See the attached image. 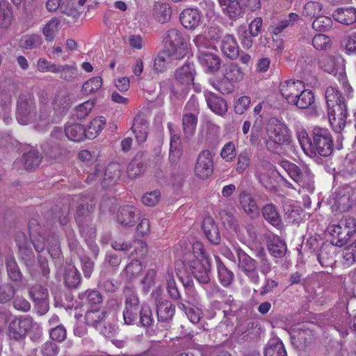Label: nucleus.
Masks as SVG:
<instances>
[{
	"label": "nucleus",
	"instance_id": "54",
	"mask_svg": "<svg viewBox=\"0 0 356 356\" xmlns=\"http://www.w3.org/2000/svg\"><path fill=\"white\" fill-rule=\"evenodd\" d=\"M17 289L10 282H5L0 286V304L7 305L14 299Z\"/></svg>",
	"mask_w": 356,
	"mask_h": 356
},
{
	"label": "nucleus",
	"instance_id": "26",
	"mask_svg": "<svg viewBox=\"0 0 356 356\" xmlns=\"http://www.w3.org/2000/svg\"><path fill=\"white\" fill-rule=\"evenodd\" d=\"M121 177V167L118 163H110L105 169L104 176L101 184L104 188H108L118 184Z\"/></svg>",
	"mask_w": 356,
	"mask_h": 356
},
{
	"label": "nucleus",
	"instance_id": "23",
	"mask_svg": "<svg viewBox=\"0 0 356 356\" xmlns=\"http://www.w3.org/2000/svg\"><path fill=\"white\" fill-rule=\"evenodd\" d=\"M136 208L131 205L121 207L117 213V220L123 227H133L138 220Z\"/></svg>",
	"mask_w": 356,
	"mask_h": 356
},
{
	"label": "nucleus",
	"instance_id": "56",
	"mask_svg": "<svg viewBox=\"0 0 356 356\" xmlns=\"http://www.w3.org/2000/svg\"><path fill=\"white\" fill-rule=\"evenodd\" d=\"M172 57L168 51H163L154 60L153 70L156 73H162L167 70L170 58Z\"/></svg>",
	"mask_w": 356,
	"mask_h": 356
},
{
	"label": "nucleus",
	"instance_id": "32",
	"mask_svg": "<svg viewBox=\"0 0 356 356\" xmlns=\"http://www.w3.org/2000/svg\"><path fill=\"white\" fill-rule=\"evenodd\" d=\"M267 248L269 253L275 258H282L285 256L287 247L285 241L277 235H273L267 241Z\"/></svg>",
	"mask_w": 356,
	"mask_h": 356
},
{
	"label": "nucleus",
	"instance_id": "8",
	"mask_svg": "<svg viewBox=\"0 0 356 356\" xmlns=\"http://www.w3.org/2000/svg\"><path fill=\"white\" fill-rule=\"evenodd\" d=\"M164 51L175 59H181L186 54V43L182 33L176 29H169L163 38Z\"/></svg>",
	"mask_w": 356,
	"mask_h": 356
},
{
	"label": "nucleus",
	"instance_id": "35",
	"mask_svg": "<svg viewBox=\"0 0 356 356\" xmlns=\"http://www.w3.org/2000/svg\"><path fill=\"white\" fill-rule=\"evenodd\" d=\"M221 50L225 56L232 60L237 58L239 56V47L236 40L232 35L228 34L224 37Z\"/></svg>",
	"mask_w": 356,
	"mask_h": 356
},
{
	"label": "nucleus",
	"instance_id": "46",
	"mask_svg": "<svg viewBox=\"0 0 356 356\" xmlns=\"http://www.w3.org/2000/svg\"><path fill=\"white\" fill-rule=\"evenodd\" d=\"M264 356H287L282 341L278 338L269 340L264 350Z\"/></svg>",
	"mask_w": 356,
	"mask_h": 356
},
{
	"label": "nucleus",
	"instance_id": "34",
	"mask_svg": "<svg viewBox=\"0 0 356 356\" xmlns=\"http://www.w3.org/2000/svg\"><path fill=\"white\" fill-rule=\"evenodd\" d=\"M277 175L281 176L277 171L271 172L257 171L255 177L263 187L267 190L273 191L275 190L277 186Z\"/></svg>",
	"mask_w": 356,
	"mask_h": 356
},
{
	"label": "nucleus",
	"instance_id": "21",
	"mask_svg": "<svg viewBox=\"0 0 356 356\" xmlns=\"http://www.w3.org/2000/svg\"><path fill=\"white\" fill-rule=\"evenodd\" d=\"M318 65L324 72L334 76L337 79L341 69L346 71L344 65L340 63L339 59L333 56H322L318 61Z\"/></svg>",
	"mask_w": 356,
	"mask_h": 356
},
{
	"label": "nucleus",
	"instance_id": "12",
	"mask_svg": "<svg viewBox=\"0 0 356 356\" xmlns=\"http://www.w3.org/2000/svg\"><path fill=\"white\" fill-rule=\"evenodd\" d=\"M16 244L18 248L19 258L23 261L30 273L33 274L35 257L31 243L24 233L17 235Z\"/></svg>",
	"mask_w": 356,
	"mask_h": 356
},
{
	"label": "nucleus",
	"instance_id": "61",
	"mask_svg": "<svg viewBox=\"0 0 356 356\" xmlns=\"http://www.w3.org/2000/svg\"><path fill=\"white\" fill-rule=\"evenodd\" d=\"M193 42L198 49L197 54L207 53L209 52L208 49L211 48H215V45L212 44V42L209 40V38H207L204 33L196 35L193 39Z\"/></svg>",
	"mask_w": 356,
	"mask_h": 356
},
{
	"label": "nucleus",
	"instance_id": "50",
	"mask_svg": "<svg viewBox=\"0 0 356 356\" xmlns=\"http://www.w3.org/2000/svg\"><path fill=\"white\" fill-rule=\"evenodd\" d=\"M154 15L159 22L164 24L170 19L172 9L169 4L157 2L154 5Z\"/></svg>",
	"mask_w": 356,
	"mask_h": 356
},
{
	"label": "nucleus",
	"instance_id": "3",
	"mask_svg": "<svg viewBox=\"0 0 356 356\" xmlns=\"http://www.w3.org/2000/svg\"><path fill=\"white\" fill-rule=\"evenodd\" d=\"M30 334L32 341H38L42 334V329L29 315L15 316L9 322L6 334L10 341L21 342Z\"/></svg>",
	"mask_w": 356,
	"mask_h": 356
},
{
	"label": "nucleus",
	"instance_id": "15",
	"mask_svg": "<svg viewBox=\"0 0 356 356\" xmlns=\"http://www.w3.org/2000/svg\"><path fill=\"white\" fill-rule=\"evenodd\" d=\"M135 325L145 329L146 334L152 336L156 334L157 331L156 323L153 311L149 305L142 304L141 310Z\"/></svg>",
	"mask_w": 356,
	"mask_h": 356
},
{
	"label": "nucleus",
	"instance_id": "60",
	"mask_svg": "<svg viewBox=\"0 0 356 356\" xmlns=\"http://www.w3.org/2000/svg\"><path fill=\"white\" fill-rule=\"evenodd\" d=\"M59 24L60 20L57 17H53L44 26L42 33L47 41H52L54 40L55 33L58 30Z\"/></svg>",
	"mask_w": 356,
	"mask_h": 356
},
{
	"label": "nucleus",
	"instance_id": "44",
	"mask_svg": "<svg viewBox=\"0 0 356 356\" xmlns=\"http://www.w3.org/2000/svg\"><path fill=\"white\" fill-rule=\"evenodd\" d=\"M106 315V309H93L88 310L85 314L86 323L96 328L105 320Z\"/></svg>",
	"mask_w": 356,
	"mask_h": 356
},
{
	"label": "nucleus",
	"instance_id": "10",
	"mask_svg": "<svg viewBox=\"0 0 356 356\" xmlns=\"http://www.w3.org/2000/svg\"><path fill=\"white\" fill-rule=\"evenodd\" d=\"M124 308L123 310V319L128 325H135L138 314L140 312L142 304L136 293L128 289L125 291Z\"/></svg>",
	"mask_w": 356,
	"mask_h": 356
},
{
	"label": "nucleus",
	"instance_id": "37",
	"mask_svg": "<svg viewBox=\"0 0 356 356\" xmlns=\"http://www.w3.org/2000/svg\"><path fill=\"white\" fill-rule=\"evenodd\" d=\"M65 134L69 140L74 142H80L86 138V127L79 123H67Z\"/></svg>",
	"mask_w": 356,
	"mask_h": 356
},
{
	"label": "nucleus",
	"instance_id": "62",
	"mask_svg": "<svg viewBox=\"0 0 356 356\" xmlns=\"http://www.w3.org/2000/svg\"><path fill=\"white\" fill-rule=\"evenodd\" d=\"M284 218L289 222H298L301 219L303 210L298 206L286 205L284 207Z\"/></svg>",
	"mask_w": 356,
	"mask_h": 356
},
{
	"label": "nucleus",
	"instance_id": "1",
	"mask_svg": "<svg viewBox=\"0 0 356 356\" xmlns=\"http://www.w3.org/2000/svg\"><path fill=\"white\" fill-rule=\"evenodd\" d=\"M298 140L304 152L311 158L327 157L334 150V140L327 128L314 127L309 133L302 132Z\"/></svg>",
	"mask_w": 356,
	"mask_h": 356
},
{
	"label": "nucleus",
	"instance_id": "27",
	"mask_svg": "<svg viewBox=\"0 0 356 356\" xmlns=\"http://www.w3.org/2000/svg\"><path fill=\"white\" fill-rule=\"evenodd\" d=\"M222 13L230 19H236L243 15L241 0H218Z\"/></svg>",
	"mask_w": 356,
	"mask_h": 356
},
{
	"label": "nucleus",
	"instance_id": "49",
	"mask_svg": "<svg viewBox=\"0 0 356 356\" xmlns=\"http://www.w3.org/2000/svg\"><path fill=\"white\" fill-rule=\"evenodd\" d=\"M314 95L311 90H305L304 88L300 91L292 105H296L298 108L305 109L310 106H312L314 103Z\"/></svg>",
	"mask_w": 356,
	"mask_h": 356
},
{
	"label": "nucleus",
	"instance_id": "24",
	"mask_svg": "<svg viewBox=\"0 0 356 356\" xmlns=\"http://www.w3.org/2000/svg\"><path fill=\"white\" fill-rule=\"evenodd\" d=\"M313 339L312 332L309 329H294L291 334V344L299 350L305 349Z\"/></svg>",
	"mask_w": 356,
	"mask_h": 356
},
{
	"label": "nucleus",
	"instance_id": "16",
	"mask_svg": "<svg viewBox=\"0 0 356 356\" xmlns=\"http://www.w3.org/2000/svg\"><path fill=\"white\" fill-rule=\"evenodd\" d=\"M305 88L302 81L296 80H286L280 83L279 90L286 102L291 104L296 100L300 91Z\"/></svg>",
	"mask_w": 356,
	"mask_h": 356
},
{
	"label": "nucleus",
	"instance_id": "42",
	"mask_svg": "<svg viewBox=\"0 0 356 356\" xmlns=\"http://www.w3.org/2000/svg\"><path fill=\"white\" fill-rule=\"evenodd\" d=\"M332 245L327 244L324 242L321 243V248L316 253L314 257H316L319 264L323 267H331L334 262V257L332 252Z\"/></svg>",
	"mask_w": 356,
	"mask_h": 356
},
{
	"label": "nucleus",
	"instance_id": "20",
	"mask_svg": "<svg viewBox=\"0 0 356 356\" xmlns=\"http://www.w3.org/2000/svg\"><path fill=\"white\" fill-rule=\"evenodd\" d=\"M71 106L72 102L67 91L63 90L56 93L51 106L60 118L67 113Z\"/></svg>",
	"mask_w": 356,
	"mask_h": 356
},
{
	"label": "nucleus",
	"instance_id": "11",
	"mask_svg": "<svg viewBox=\"0 0 356 356\" xmlns=\"http://www.w3.org/2000/svg\"><path fill=\"white\" fill-rule=\"evenodd\" d=\"M267 133L270 138L278 144L289 145L291 141V131L286 124L277 118L269 120Z\"/></svg>",
	"mask_w": 356,
	"mask_h": 356
},
{
	"label": "nucleus",
	"instance_id": "4",
	"mask_svg": "<svg viewBox=\"0 0 356 356\" xmlns=\"http://www.w3.org/2000/svg\"><path fill=\"white\" fill-rule=\"evenodd\" d=\"M193 253L195 259L188 262L193 276L201 285H209L211 275V260L209 254L200 241L193 243Z\"/></svg>",
	"mask_w": 356,
	"mask_h": 356
},
{
	"label": "nucleus",
	"instance_id": "55",
	"mask_svg": "<svg viewBox=\"0 0 356 356\" xmlns=\"http://www.w3.org/2000/svg\"><path fill=\"white\" fill-rule=\"evenodd\" d=\"M13 18V10L10 4L7 1H0V26L8 27Z\"/></svg>",
	"mask_w": 356,
	"mask_h": 356
},
{
	"label": "nucleus",
	"instance_id": "39",
	"mask_svg": "<svg viewBox=\"0 0 356 356\" xmlns=\"http://www.w3.org/2000/svg\"><path fill=\"white\" fill-rule=\"evenodd\" d=\"M208 107L215 113L222 115L227 111V104L221 97L210 93L207 97Z\"/></svg>",
	"mask_w": 356,
	"mask_h": 356
},
{
	"label": "nucleus",
	"instance_id": "43",
	"mask_svg": "<svg viewBox=\"0 0 356 356\" xmlns=\"http://www.w3.org/2000/svg\"><path fill=\"white\" fill-rule=\"evenodd\" d=\"M51 106L47 107H41L39 109L38 118L35 117V121L38 123L40 126L46 127L50 124L56 123L60 120L58 115L54 113L51 114Z\"/></svg>",
	"mask_w": 356,
	"mask_h": 356
},
{
	"label": "nucleus",
	"instance_id": "31",
	"mask_svg": "<svg viewBox=\"0 0 356 356\" xmlns=\"http://www.w3.org/2000/svg\"><path fill=\"white\" fill-rule=\"evenodd\" d=\"M6 268L8 277L12 282L17 285L23 284L24 275L13 257H6Z\"/></svg>",
	"mask_w": 356,
	"mask_h": 356
},
{
	"label": "nucleus",
	"instance_id": "6",
	"mask_svg": "<svg viewBox=\"0 0 356 356\" xmlns=\"http://www.w3.org/2000/svg\"><path fill=\"white\" fill-rule=\"evenodd\" d=\"M36 105L32 93L26 92L19 94L17 101L16 118L23 125L35 122Z\"/></svg>",
	"mask_w": 356,
	"mask_h": 356
},
{
	"label": "nucleus",
	"instance_id": "38",
	"mask_svg": "<svg viewBox=\"0 0 356 356\" xmlns=\"http://www.w3.org/2000/svg\"><path fill=\"white\" fill-rule=\"evenodd\" d=\"M64 283L69 289H76L81 283V276L78 269L73 265L65 267Z\"/></svg>",
	"mask_w": 356,
	"mask_h": 356
},
{
	"label": "nucleus",
	"instance_id": "47",
	"mask_svg": "<svg viewBox=\"0 0 356 356\" xmlns=\"http://www.w3.org/2000/svg\"><path fill=\"white\" fill-rule=\"evenodd\" d=\"M198 122V116L194 115H182L181 125L186 138L193 136L196 131Z\"/></svg>",
	"mask_w": 356,
	"mask_h": 356
},
{
	"label": "nucleus",
	"instance_id": "45",
	"mask_svg": "<svg viewBox=\"0 0 356 356\" xmlns=\"http://www.w3.org/2000/svg\"><path fill=\"white\" fill-rule=\"evenodd\" d=\"M300 19L298 14L295 13H289L286 17L280 20L278 23L270 26V30L275 35L282 32L285 29L292 26L295 22Z\"/></svg>",
	"mask_w": 356,
	"mask_h": 356
},
{
	"label": "nucleus",
	"instance_id": "14",
	"mask_svg": "<svg viewBox=\"0 0 356 356\" xmlns=\"http://www.w3.org/2000/svg\"><path fill=\"white\" fill-rule=\"evenodd\" d=\"M213 171L212 153L208 150H202L198 155L195 166V174L202 179L211 176Z\"/></svg>",
	"mask_w": 356,
	"mask_h": 356
},
{
	"label": "nucleus",
	"instance_id": "52",
	"mask_svg": "<svg viewBox=\"0 0 356 356\" xmlns=\"http://www.w3.org/2000/svg\"><path fill=\"white\" fill-rule=\"evenodd\" d=\"M241 69L234 63L227 65L224 71V77L229 83L238 82L243 79Z\"/></svg>",
	"mask_w": 356,
	"mask_h": 356
},
{
	"label": "nucleus",
	"instance_id": "25",
	"mask_svg": "<svg viewBox=\"0 0 356 356\" xmlns=\"http://www.w3.org/2000/svg\"><path fill=\"white\" fill-rule=\"evenodd\" d=\"M202 228L208 241L213 245H219L221 242V237L218 225L213 218L207 216L204 218Z\"/></svg>",
	"mask_w": 356,
	"mask_h": 356
},
{
	"label": "nucleus",
	"instance_id": "13",
	"mask_svg": "<svg viewBox=\"0 0 356 356\" xmlns=\"http://www.w3.org/2000/svg\"><path fill=\"white\" fill-rule=\"evenodd\" d=\"M157 321L165 325L170 324L175 316L176 305L170 300L157 298L155 300Z\"/></svg>",
	"mask_w": 356,
	"mask_h": 356
},
{
	"label": "nucleus",
	"instance_id": "17",
	"mask_svg": "<svg viewBox=\"0 0 356 356\" xmlns=\"http://www.w3.org/2000/svg\"><path fill=\"white\" fill-rule=\"evenodd\" d=\"M197 58L199 63L207 74H213L220 68L222 60L216 54L211 52L203 53L197 54Z\"/></svg>",
	"mask_w": 356,
	"mask_h": 356
},
{
	"label": "nucleus",
	"instance_id": "19",
	"mask_svg": "<svg viewBox=\"0 0 356 356\" xmlns=\"http://www.w3.org/2000/svg\"><path fill=\"white\" fill-rule=\"evenodd\" d=\"M95 202L91 197H81L76 211L75 221L85 220L87 218L93 219V213L95 209Z\"/></svg>",
	"mask_w": 356,
	"mask_h": 356
},
{
	"label": "nucleus",
	"instance_id": "51",
	"mask_svg": "<svg viewBox=\"0 0 356 356\" xmlns=\"http://www.w3.org/2000/svg\"><path fill=\"white\" fill-rule=\"evenodd\" d=\"M42 148L47 156L54 159L60 158L64 151L60 144L52 139H49L42 144Z\"/></svg>",
	"mask_w": 356,
	"mask_h": 356
},
{
	"label": "nucleus",
	"instance_id": "18",
	"mask_svg": "<svg viewBox=\"0 0 356 356\" xmlns=\"http://www.w3.org/2000/svg\"><path fill=\"white\" fill-rule=\"evenodd\" d=\"M239 201L243 210L250 218L256 219L259 217L261 209L249 192L242 191L239 194Z\"/></svg>",
	"mask_w": 356,
	"mask_h": 356
},
{
	"label": "nucleus",
	"instance_id": "58",
	"mask_svg": "<svg viewBox=\"0 0 356 356\" xmlns=\"http://www.w3.org/2000/svg\"><path fill=\"white\" fill-rule=\"evenodd\" d=\"M325 97L327 108L345 101L339 90L332 86L326 89Z\"/></svg>",
	"mask_w": 356,
	"mask_h": 356
},
{
	"label": "nucleus",
	"instance_id": "48",
	"mask_svg": "<svg viewBox=\"0 0 356 356\" xmlns=\"http://www.w3.org/2000/svg\"><path fill=\"white\" fill-rule=\"evenodd\" d=\"M106 125V118L99 116L94 118L86 127V138L93 139L102 131Z\"/></svg>",
	"mask_w": 356,
	"mask_h": 356
},
{
	"label": "nucleus",
	"instance_id": "33",
	"mask_svg": "<svg viewBox=\"0 0 356 356\" xmlns=\"http://www.w3.org/2000/svg\"><path fill=\"white\" fill-rule=\"evenodd\" d=\"M76 223L79 229V235L83 238L84 241L96 238L97 229L96 225L93 223V219L79 220L76 221Z\"/></svg>",
	"mask_w": 356,
	"mask_h": 356
},
{
	"label": "nucleus",
	"instance_id": "28",
	"mask_svg": "<svg viewBox=\"0 0 356 356\" xmlns=\"http://www.w3.org/2000/svg\"><path fill=\"white\" fill-rule=\"evenodd\" d=\"M264 218L272 226L279 228L281 227L282 220L278 208L273 203H268L261 209Z\"/></svg>",
	"mask_w": 356,
	"mask_h": 356
},
{
	"label": "nucleus",
	"instance_id": "59",
	"mask_svg": "<svg viewBox=\"0 0 356 356\" xmlns=\"http://www.w3.org/2000/svg\"><path fill=\"white\" fill-rule=\"evenodd\" d=\"M251 156V153L247 150L243 151L238 155L235 165V170L238 174L242 175L249 168Z\"/></svg>",
	"mask_w": 356,
	"mask_h": 356
},
{
	"label": "nucleus",
	"instance_id": "53",
	"mask_svg": "<svg viewBox=\"0 0 356 356\" xmlns=\"http://www.w3.org/2000/svg\"><path fill=\"white\" fill-rule=\"evenodd\" d=\"M280 165L293 181L297 183L302 181L303 175L302 172L296 164L287 160H282L280 162Z\"/></svg>",
	"mask_w": 356,
	"mask_h": 356
},
{
	"label": "nucleus",
	"instance_id": "7",
	"mask_svg": "<svg viewBox=\"0 0 356 356\" xmlns=\"http://www.w3.org/2000/svg\"><path fill=\"white\" fill-rule=\"evenodd\" d=\"M332 209L346 212L356 204V182L344 186L333 194Z\"/></svg>",
	"mask_w": 356,
	"mask_h": 356
},
{
	"label": "nucleus",
	"instance_id": "36",
	"mask_svg": "<svg viewBox=\"0 0 356 356\" xmlns=\"http://www.w3.org/2000/svg\"><path fill=\"white\" fill-rule=\"evenodd\" d=\"M215 260L219 281L223 286L227 287L233 282L234 274L227 268L218 256L215 255Z\"/></svg>",
	"mask_w": 356,
	"mask_h": 356
},
{
	"label": "nucleus",
	"instance_id": "2",
	"mask_svg": "<svg viewBox=\"0 0 356 356\" xmlns=\"http://www.w3.org/2000/svg\"><path fill=\"white\" fill-rule=\"evenodd\" d=\"M196 70L193 62L186 60L185 63L175 71V82L165 79L160 83L163 92H170V99L184 98L188 93L189 88L193 84Z\"/></svg>",
	"mask_w": 356,
	"mask_h": 356
},
{
	"label": "nucleus",
	"instance_id": "30",
	"mask_svg": "<svg viewBox=\"0 0 356 356\" xmlns=\"http://www.w3.org/2000/svg\"><path fill=\"white\" fill-rule=\"evenodd\" d=\"M333 18L339 23L350 26L356 23V8L353 6L338 8L333 14Z\"/></svg>",
	"mask_w": 356,
	"mask_h": 356
},
{
	"label": "nucleus",
	"instance_id": "64",
	"mask_svg": "<svg viewBox=\"0 0 356 356\" xmlns=\"http://www.w3.org/2000/svg\"><path fill=\"white\" fill-rule=\"evenodd\" d=\"M102 86V79L100 76H95L84 82L82 91L84 94L88 95L95 93Z\"/></svg>",
	"mask_w": 356,
	"mask_h": 356
},
{
	"label": "nucleus",
	"instance_id": "40",
	"mask_svg": "<svg viewBox=\"0 0 356 356\" xmlns=\"http://www.w3.org/2000/svg\"><path fill=\"white\" fill-rule=\"evenodd\" d=\"M42 159L39 152L31 147L29 150L23 154L22 161L26 170H33L39 166Z\"/></svg>",
	"mask_w": 356,
	"mask_h": 356
},
{
	"label": "nucleus",
	"instance_id": "5",
	"mask_svg": "<svg viewBox=\"0 0 356 356\" xmlns=\"http://www.w3.org/2000/svg\"><path fill=\"white\" fill-rule=\"evenodd\" d=\"M356 232V220L348 218L341 220L339 224L330 227V243L332 245L343 247L347 245Z\"/></svg>",
	"mask_w": 356,
	"mask_h": 356
},
{
	"label": "nucleus",
	"instance_id": "9",
	"mask_svg": "<svg viewBox=\"0 0 356 356\" xmlns=\"http://www.w3.org/2000/svg\"><path fill=\"white\" fill-rule=\"evenodd\" d=\"M237 257V266L238 270L243 273L254 284H258L260 277L258 272V262L250 257L241 247L235 248Z\"/></svg>",
	"mask_w": 356,
	"mask_h": 356
},
{
	"label": "nucleus",
	"instance_id": "57",
	"mask_svg": "<svg viewBox=\"0 0 356 356\" xmlns=\"http://www.w3.org/2000/svg\"><path fill=\"white\" fill-rule=\"evenodd\" d=\"M341 45L346 54L356 56V32L346 35L341 41Z\"/></svg>",
	"mask_w": 356,
	"mask_h": 356
},
{
	"label": "nucleus",
	"instance_id": "41",
	"mask_svg": "<svg viewBox=\"0 0 356 356\" xmlns=\"http://www.w3.org/2000/svg\"><path fill=\"white\" fill-rule=\"evenodd\" d=\"M149 124L148 122L144 118H135L132 131L135 134V137L138 143H143L146 141L148 135Z\"/></svg>",
	"mask_w": 356,
	"mask_h": 356
},
{
	"label": "nucleus",
	"instance_id": "22",
	"mask_svg": "<svg viewBox=\"0 0 356 356\" xmlns=\"http://www.w3.org/2000/svg\"><path fill=\"white\" fill-rule=\"evenodd\" d=\"M201 18V12L198 8H186L179 15L181 24L190 30H194L200 26Z\"/></svg>",
	"mask_w": 356,
	"mask_h": 356
},
{
	"label": "nucleus",
	"instance_id": "63",
	"mask_svg": "<svg viewBox=\"0 0 356 356\" xmlns=\"http://www.w3.org/2000/svg\"><path fill=\"white\" fill-rule=\"evenodd\" d=\"M332 26V19L330 17L321 15L317 16L313 23L312 28L319 32H325Z\"/></svg>",
	"mask_w": 356,
	"mask_h": 356
},
{
	"label": "nucleus",
	"instance_id": "29",
	"mask_svg": "<svg viewBox=\"0 0 356 356\" xmlns=\"http://www.w3.org/2000/svg\"><path fill=\"white\" fill-rule=\"evenodd\" d=\"M78 298L83 305L90 307H99L104 300L102 293L95 289H88L79 293Z\"/></svg>",
	"mask_w": 356,
	"mask_h": 356
}]
</instances>
